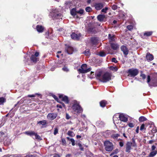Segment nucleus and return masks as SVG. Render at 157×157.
<instances>
[{
  "label": "nucleus",
  "mask_w": 157,
  "mask_h": 157,
  "mask_svg": "<svg viewBox=\"0 0 157 157\" xmlns=\"http://www.w3.org/2000/svg\"><path fill=\"white\" fill-rule=\"evenodd\" d=\"M95 76L101 82H105L111 79V75L107 72L102 74L101 71H100L95 73Z\"/></svg>",
  "instance_id": "obj_1"
},
{
  "label": "nucleus",
  "mask_w": 157,
  "mask_h": 157,
  "mask_svg": "<svg viewBox=\"0 0 157 157\" xmlns=\"http://www.w3.org/2000/svg\"><path fill=\"white\" fill-rule=\"evenodd\" d=\"M136 144L134 140L132 142H128L126 145L125 151L129 153L131 150L132 149V147H136Z\"/></svg>",
  "instance_id": "obj_2"
},
{
  "label": "nucleus",
  "mask_w": 157,
  "mask_h": 157,
  "mask_svg": "<svg viewBox=\"0 0 157 157\" xmlns=\"http://www.w3.org/2000/svg\"><path fill=\"white\" fill-rule=\"evenodd\" d=\"M91 68H87V65L85 64H83L81 66L80 68L78 70L79 73H85L90 71L91 70Z\"/></svg>",
  "instance_id": "obj_3"
},
{
  "label": "nucleus",
  "mask_w": 157,
  "mask_h": 157,
  "mask_svg": "<svg viewBox=\"0 0 157 157\" xmlns=\"http://www.w3.org/2000/svg\"><path fill=\"white\" fill-rule=\"evenodd\" d=\"M104 144L105 149L107 151H111L113 149V146L110 142L108 141H106L104 142Z\"/></svg>",
  "instance_id": "obj_4"
},
{
  "label": "nucleus",
  "mask_w": 157,
  "mask_h": 157,
  "mask_svg": "<svg viewBox=\"0 0 157 157\" xmlns=\"http://www.w3.org/2000/svg\"><path fill=\"white\" fill-rule=\"evenodd\" d=\"M129 74L128 76H130L131 77H134L139 73L138 70L136 69H131L128 71Z\"/></svg>",
  "instance_id": "obj_5"
},
{
  "label": "nucleus",
  "mask_w": 157,
  "mask_h": 157,
  "mask_svg": "<svg viewBox=\"0 0 157 157\" xmlns=\"http://www.w3.org/2000/svg\"><path fill=\"white\" fill-rule=\"evenodd\" d=\"M72 109L75 112L77 113H80L82 111L80 106L77 104H75L73 105Z\"/></svg>",
  "instance_id": "obj_6"
},
{
  "label": "nucleus",
  "mask_w": 157,
  "mask_h": 157,
  "mask_svg": "<svg viewBox=\"0 0 157 157\" xmlns=\"http://www.w3.org/2000/svg\"><path fill=\"white\" fill-rule=\"evenodd\" d=\"M104 6V4L102 3H97L95 4L94 7L97 10H101Z\"/></svg>",
  "instance_id": "obj_7"
},
{
  "label": "nucleus",
  "mask_w": 157,
  "mask_h": 157,
  "mask_svg": "<svg viewBox=\"0 0 157 157\" xmlns=\"http://www.w3.org/2000/svg\"><path fill=\"white\" fill-rule=\"evenodd\" d=\"M52 12L53 13L52 17L54 18L59 19L61 17V14L56 10H53Z\"/></svg>",
  "instance_id": "obj_8"
},
{
  "label": "nucleus",
  "mask_w": 157,
  "mask_h": 157,
  "mask_svg": "<svg viewBox=\"0 0 157 157\" xmlns=\"http://www.w3.org/2000/svg\"><path fill=\"white\" fill-rule=\"evenodd\" d=\"M57 115L55 113H50L47 116V118L50 120H52L56 118Z\"/></svg>",
  "instance_id": "obj_9"
},
{
  "label": "nucleus",
  "mask_w": 157,
  "mask_h": 157,
  "mask_svg": "<svg viewBox=\"0 0 157 157\" xmlns=\"http://www.w3.org/2000/svg\"><path fill=\"white\" fill-rule=\"evenodd\" d=\"M65 50L68 54H71L73 52V48L71 46L66 45Z\"/></svg>",
  "instance_id": "obj_10"
},
{
  "label": "nucleus",
  "mask_w": 157,
  "mask_h": 157,
  "mask_svg": "<svg viewBox=\"0 0 157 157\" xmlns=\"http://www.w3.org/2000/svg\"><path fill=\"white\" fill-rule=\"evenodd\" d=\"M81 36V35L80 33L76 34L75 33H73L71 35V37L72 39L75 40H78Z\"/></svg>",
  "instance_id": "obj_11"
},
{
  "label": "nucleus",
  "mask_w": 157,
  "mask_h": 157,
  "mask_svg": "<svg viewBox=\"0 0 157 157\" xmlns=\"http://www.w3.org/2000/svg\"><path fill=\"white\" fill-rule=\"evenodd\" d=\"M59 98L61 99L62 100L66 103H68V100L67 96H63V95L61 94L59 95Z\"/></svg>",
  "instance_id": "obj_12"
},
{
  "label": "nucleus",
  "mask_w": 157,
  "mask_h": 157,
  "mask_svg": "<svg viewBox=\"0 0 157 157\" xmlns=\"http://www.w3.org/2000/svg\"><path fill=\"white\" fill-rule=\"evenodd\" d=\"M121 49L125 55L126 56L128 55V49L126 46H122L121 47Z\"/></svg>",
  "instance_id": "obj_13"
},
{
  "label": "nucleus",
  "mask_w": 157,
  "mask_h": 157,
  "mask_svg": "<svg viewBox=\"0 0 157 157\" xmlns=\"http://www.w3.org/2000/svg\"><path fill=\"white\" fill-rule=\"evenodd\" d=\"M119 118L121 121L124 122H126L128 120L127 118L125 117L124 115L123 114H120Z\"/></svg>",
  "instance_id": "obj_14"
},
{
  "label": "nucleus",
  "mask_w": 157,
  "mask_h": 157,
  "mask_svg": "<svg viewBox=\"0 0 157 157\" xmlns=\"http://www.w3.org/2000/svg\"><path fill=\"white\" fill-rule=\"evenodd\" d=\"M146 58L148 61H151L153 59V56L149 53H147L146 56Z\"/></svg>",
  "instance_id": "obj_15"
},
{
  "label": "nucleus",
  "mask_w": 157,
  "mask_h": 157,
  "mask_svg": "<svg viewBox=\"0 0 157 157\" xmlns=\"http://www.w3.org/2000/svg\"><path fill=\"white\" fill-rule=\"evenodd\" d=\"M110 44L113 50H117L119 47V45L116 43H111Z\"/></svg>",
  "instance_id": "obj_16"
},
{
  "label": "nucleus",
  "mask_w": 157,
  "mask_h": 157,
  "mask_svg": "<svg viewBox=\"0 0 157 157\" xmlns=\"http://www.w3.org/2000/svg\"><path fill=\"white\" fill-rule=\"evenodd\" d=\"M105 17V15H99L97 17L98 20L100 21H103Z\"/></svg>",
  "instance_id": "obj_17"
},
{
  "label": "nucleus",
  "mask_w": 157,
  "mask_h": 157,
  "mask_svg": "<svg viewBox=\"0 0 157 157\" xmlns=\"http://www.w3.org/2000/svg\"><path fill=\"white\" fill-rule=\"evenodd\" d=\"M91 42L92 44H95L97 43L98 39L96 37H92L91 39Z\"/></svg>",
  "instance_id": "obj_18"
},
{
  "label": "nucleus",
  "mask_w": 157,
  "mask_h": 157,
  "mask_svg": "<svg viewBox=\"0 0 157 157\" xmlns=\"http://www.w3.org/2000/svg\"><path fill=\"white\" fill-rule=\"evenodd\" d=\"M109 39L110 42L113 41L115 40V37L114 35L109 34L108 35Z\"/></svg>",
  "instance_id": "obj_19"
},
{
  "label": "nucleus",
  "mask_w": 157,
  "mask_h": 157,
  "mask_svg": "<svg viewBox=\"0 0 157 157\" xmlns=\"http://www.w3.org/2000/svg\"><path fill=\"white\" fill-rule=\"evenodd\" d=\"M35 133V132H34L32 131H28L24 132L25 134L31 136H34Z\"/></svg>",
  "instance_id": "obj_20"
},
{
  "label": "nucleus",
  "mask_w": 157,
  "mask_h": 157,
  "mask_svg": "<svg viewBox=\"0 0 157 157\" xmlns=\"http://www.w3.org/2000/svg\"><path fill=\"white\" fill-rule=\"evenodd\" d=\"M37 31L39 32H42L44 29V28L41 25H38L36 27Z\"/></svg>",
  "instance_id": "obj_21"
},
{
  "label": "nucleus",
  "mask_w": 157,
  "mask_h": 157,
  "mask_svg": "<svg viewBox=\"0 0 157 157\" xmlns=\"http://www.w3.org/2000/svg\"><path fill=\"white\" fill-rule=\"evenodd\" d=\"M30 59L32 61L34 62H36L39 60L38 58L35 57L33 55H32Z\"/></svg>",
  "instance_id": "obj_22"
},
{
  "label": "nucleus",
  "mask_w": 157,
  "mask_h": 157,
  "mask_svg": "<svg viewBox=\"0 0 157 157\" xmlns=\"http://www.w3.org/2000/svg\"><path fill=\"white\" fill-rule=\"evenodd\" d=\"M106 104V101L105 100H102L100 102V106L103 107H105Z\"/></svg>",
  "instance_id": "obj_23"
},
{
  "label": "nucleus",
  "mask_w": 157,
  "mask_h": 157,
  "mask_svg": "<svg viewBox=\"0 0 157 157\" xmlns=\"http://www.w3.org/2000/svg\"><path fill=\"white\" fill-rule=\"evenodd\" d=\"M37 124H41L43 125H44L47 124V121L46 120H43L38 121Z\"/></svg>",
  "instance_id": "obj_24"
},
{
  "label": "nucleus",
  "mask_w": 157,
  "mask_h": 157,
  "mask_svg": "<svg viewBox=\"0 0 157 157\" xmlns=\"http://www.w3.org/2000/svg\"><path fill=\"white\" fill-rule=\"evenodd\" d=\"M147 120V119L144 117H140L139 118V121L140 122H143Z\"/></svg>",
  "instance_id": "obj_25"
},
{
  "label": "nucleus",
  "mask_w": 157,
  "mask_h": 157,
  "mask_svg": "<svg viewBox=\"0 0 157 157\" xmlns=\"http://www.w3.org/2000/svg\"><path fill=\"white\" fill-rule=\"evenodd\" d=\"M34 136H35V138L36 139L39 140H41V139L39 135H38L36 133H35Z\"/></svg>",
  "instance_id": "obj_26"
},
{
  "label": "nucleus",
  "mask_w": 157,
  "mask_h": 157,
  "mask_svg": "<svg viewBox=\"0 0 157 157\" xmlns=\"http://www.w3.org/2000/svg\"><path fill=\"white\" fill-rule=\"evenodd\" d=\"M152 32L151 31L146 32L144 33V35L149 36H151L152 34Z\"/></svg>",
  "instance_id": "obj_27"
},
{
  "label": "nucleus",
  "mask_w": 157,
  "mask_h": 157,
  "mask_svg": "<svg viewBox=\"0 0 157 157\" xmlns=\"http://www.w3.org/2000/svg\"><path fill=\"white\" fill-rule=\"evenodd\" d=\"M5 101L6 100L4 98H0V105L3 104Z\"/></svg>",
  "instance_id": "obj_28"
},
{
  "label": "nucleus",
  "mask_w": 157,
  "mask_h": 157,
  "mask_svg": "<svg viewBox=\"0 0 157 157\" xmlns=\"http://www.w3.org/2000/svg\"><path fill=\"white\" fill-rule=\"evenodd\" d=\"M110 69L113 71H117L118 70V68L116 67H113V66H110Z\"/></svg>",
  "instance_id": "obj_29"
},
{
  "label": "nucleus",
  "mask_w": 157,
  "mask_h": 157,
  "mask_svg": "<svg viewBox=\"0 0 157 157\" xmlns=\"http://www.w3.org/2000/svg\"><path fill=\"white\" fill-rule=\"evenodd\" d=\"M157 153L156 151H154L151 152L149 156L150 157H153L155 156Z\"/></svg>",
  "instance_id": "obj_30"
},
{
  "label": "nucleus",
  "mask_w": 157,
  "mask_h": 157,
  "mask_svg": "<svg viewBox=\"0 0 157 157\" xmlns=\"http://www.w3.org/2000/svg\"><path fill=\"white\" fill-rule=\"evenodd\" d=\"M108 10V8L107 7H105L104 8L102 9L101 10V12L104 13H107V11Z\"/></svg>",
  "instance_id": "obj_31"
},
{
  "label": "nucleus",
  "mask_w": 157,
  "mask_h": 157,
  "mask_svg": "<svg viewBox=\"0 0 157 157\" xmlns=\"http://www.w3.org/2000/svg\"><path fill=\"white\" fill-rule=\"evenodd\" d=\"M140 76L143 79H145L146 78V75L145 74H143L142 71L140 72Z\"/></svg>",
  "instance_id": "obj_32"
},
{
  "label": "nucleus",
  "mask_w": 157,
  "mask_h": 157,
  "mask_svg": "<svg viewBox=\"0 0 157 157\" xmlns=\"http://www.w3.org/2000/svg\"><path fill=\"white\" fill-rule=\"evenodd\" d=\"M119 136V135L118 134L116 133L113 135L112 136V137L114 139H116Z\"/></svg>",
  "instance_id": "obj_33"
},
{
  "label": "nucleus",
  "mask_w": 157,
  "mask_h": 157,
  "mask_svg": "<svg viewBox=\"0 0 157 157\" xmlns=\"http://www.w3.org/2000/svg\"><path fill=\"white\" fill-rule=\"evenodd\" d=\"M85 10L86 12H90L91 11L92 9L90 7L88 6L86 8Z\"/></svg>",
  "instance_id": "obj_34"
},
{
  "label": "nucleus",
  "mask_w": 157,
  "mask_h": 157,
  "mask_svg": "<svg viewBox=\"0 0 157 157\" xmlns=\"http://www.w3.org/2000/svg\"><path fill=\"white\" fill-rule=\"evenodd\" d=\"M62 70L65 72H67L69 71V70L67 67L64 66L62 68Z\"/></svg>",
  "instance_id": "obj_35"
},
{
  "label": "nucleus",
  "mask_w": 157,
  "mask_h": 157,
  "mask_svg": "<svg viewBox=\"0 0 157 157\" xmlns=\"http://www.w3.org/2000/svg\"><path fill=\"white\" fill-rule=\"evenodd\" d=\"M84 54L86 56H88L90 54L89 50L88 49H86L84 52Z\"/></svg>",
  "instance_id": "obj_36"
},
{
  "label": "nucleus",
  "mask_w": 157,
  "mask_h": 157,
  "mask_svg": "<svg viewBox=\"0 0 157 157\" xmlns=\"http://www.w3.org/2000/svg\"><path fill=\"white\" fill-rule=\"evenodd\" d=\"M99 55L102 57L104 56H105V54L104 52H101L99 53Z\"/></svg>",
  "instance_id": "obj_37"
},
{
  "label": "nucleus",
  "mask_w": 157,
  "mask_h": 157,
  "mask_svg": "<svg viewBox=\"0 0 157 157\" xmlns=\"http://www.w3.org/2000/svg\"><path fill=\"white\" fill-rule=\"evenodd\" d=\"M39 94L37 93H36L32 95H29L28 96V97H36V95H39Z\"/></svg>",
  "instance_id": "obj_38"
},
{
  "label": "nucleus",
  "mask_w": 157,
  "mask_h": 157,
  "mask_svg": "<svg viewBox=\"0 0 157 157\" xmlns=\"http://www.w3.org/2000/svg\"><path fill=\"white\" fill-rule=\"evenodd\" d=\"M70 141H71L72 143V144L73 146H74L75 145V141L73 139H70Z\"/></svg>",
  "instance_id": "obj_39"
},
{
  "label": "nucleus",
  "mask_w": 157,
  "mask_h": 157,
  "mask_svg": "<svg viewBox=\"0 0 157 157\" xmlns=\"http://www.w3.org/2000/svg\"><path fill=\"white\" fill-rule=\"evenodd\" d=\"M133 28V26L131 25H128L127 27V29L129 30H131Z\"/></svg>",
  "instance_id": "obj_40"
},
{
  "label": "nucleus",
  "mask_w": 157,
  "mask_h": 157,
  "mask_svg": "<svg viewBox=\"0 0 157 157\" xmlns=\"http://www.w3.org/2000/svg\"><path fill=\"white\" fill-rule=\"evenodd\" d=\"M58 129L57 128H55L54 129V135H56L58 133Z\"/></svg>",
  "instance_id": "obj_41"
},
{
  "label": "nucleus",
  "mask_w": 157,
  "mask_h": 157,
  "mask_svg": "<svg viewBox=\"0 0 157 157\" xmlns=\"http://www.w3.org/2000/svg\"><path fill=\"white\" fill-rule=\"evenodd\" d=\"M71 13L72 15H75L76 13L75 10L73 9L71 11Z\"/></svg>",
  "instance_id": "obj_42"
},
{
  "label": "nucleus",
  "mask_w": 157,
  "mask_h": 157,
  "mask_svg": "<svg viewBox=\"0 0 157 157\" xmlns=\"http://www.w3.org/2000/svg\"><path fill=\"white\" fill-rule=\"evenodd\" d=\"M93 75L94 72L91 71V72L90 75H88V76L90 78H93L94 77Z\"/></svg>",
  "instance_id": "obj_43"
},
{
  "label": "nucleus",
  "mask_w": 157,
  "mask_h": 157,
  "mask_svg": "<svg viewBox=\"0 0 157 157\" xmlns=\"http://www.w3.org/2000/svg\"><path fill=\"white\" fill-rule=\"evenodd\" d=\"M117 6L115 5H113L112 6V9L114 10H116L117 9Z\"/></svg>",
  "instance_id": "obj_44"
},
{
  "label": "nucleus",
  "mask_w": 157,
  "mask_h": 157,
  "mask_svg": "<svg viewBox=\"0 0 157 157\" xmlns=\"http://www.w3.org/2000/svg\"><path fill=\"white\" fill-rule=\"evenodd\" d=\"M68 134L69 135L71 136H73V133L72 131H69L68 132Z\"/></svg>",
  "instance_id": "obj_45"
},
{
  "label": "nucleus",
  "mask_w": 157,
  "mask_h": 157,
  "mask_svg": "<svg viewBox=\"0 0 157 157\" xmlns=\"http://www.w3.org/2000/svg\"><path fill=\"white\" fill-rule=\"evenodd\" d=\"M124 143L123 141H121L119 142V145L121 147H122L124 146Z\"/></svg>",
  "instance_id": "obj_46"
},
{
  "label": "nucleus",
  "mask_w": 157,
  "mask_h": 157,
  "mask_svg": "<svg viewBox=\"0 0 157 157\" xmlns=\"http://www.w3.org/2000/svg\"><path fill=\"white\" fill-rule=\"evenodd\" d=\"M112 61L113 62H114L115 63H117V60H116V59L115 58H113L112 59Z\"/></svg>",
  "instance_id": "obj_47"
},
{
  "label": "nucleus",
  "mask_w": 157,
  "mask_h": 157,
  "mask_svg": "<svg viewBox=\"0 0 157 157\" xmlns=\"http://www.w3.org/2000/svg\"><path fill=\"white\" fill-rule=\"evenodd\" d=\"M144 124H143L141 125V126L140 128V130H143V129H144Z\"/></svg>",
  "instance_id": "obj_48"
},
{
  "label": "nucleus",
  "mask_w": 157,
  "mask_h": 157,
  "mask_svg": "<svg viewBox=\"0 0 157 157\" xmlns=\"http://www.w3.org/2000/svg\"><path fill=\"white\" fill-rule=\"evenodd\" d=\"M84 10L82 9L79 10L78 11H77V13H79L80 14H82L83 13Z\"/></svg>",
  "instance_id": "obj_49"
},
{
  "label": "nucleus",
  "mask_w": 157,
  "mask_h": 157,
  "mask_svg": "<svg viewBox=\"0 0 157 157\" xmlns=\"http://www.w3.org/2000/svg\"><path fill=\"white\" fill-rule=\"evenodd\" d=\"M150 81V77L149 75H148L147 77V83H149Z\"/></svg>",
  "instance_id": "obj_50"
},
{
  "label": "nucleus",
  "mask_w": 157,
  "mask_h": 157,
  "mask_svg": "<svg viewBox=\"0 0 157 157\" xmlns=\"http://www.w3.org/2000/svg\"><path fill=\"white\" fill-rule=\"evenodd\" d=\"M129 126L131 128L133 127L134 126V125L132 123H129L128 124Z\"/></svg>",
  "instance_id": "obj_51"
},
{
  "label": "nucleus",
  "mask_w": 157,
  "mask_h": 157,
  "mask_svg": "<svg viewBox=\"0 0 157 157\" xmlns=\"http://www.w3.org/2000/svg\"><path fill=\"white\" fill-rule=\"evenodd\" d=\"M53 98L56 100L58 102H59V101H58V98L55 95H54L53 96Z\"/></svg>",
  "instance_id": "obj_52"
},
{
  "label": "nucleus",
  "mask_w": 157,
  "mask_h": 157,
  "mask_svg": "<svg viewBox=\"0 0 157 157\" xmlns=\"http://www.w3.org/2000/svg\"><path fill=\"white\" fill-rule=\"evenodd\" d=\"M62 142L63 143V144H66V141L64 139H62Z\"/></svg>",
  "instance_id": "obj_53"
},
{
  "label": "nucleus",
  "mask_w": 157,
  "mask_h": 157,
  "mask_svg": "<svg viewBox=\"0 0 157 157\" xmlns=\"http://www.w3.org/2000/svg\"><path fill=\"white\" fill-rule=\"evenodd\" d=\"M70 118V116H69V115L67 113H66V118L67 119H69Z\"/></svg>",
  "instance_id": "obj_54"
},
{
  "label": "nucleus",
  "mask_w": 157,
  "mask_h": 157,
  "mask_svg": "<svg viewBox=\"0 0 157 157\" xmlns=\"http://www.w3.org/2000/svg\"><path fill=\"white\" fill-rule=\"evenodd\" d=\"M39 55V53L38 52H36L34 56H35L36 57H37Z\"/></svg>",
  "instance_id": "obj_55"
},
{
  "label": "nucleus",
  "mask_w": 157,
  "mask_h": 157,
  "mask_svg": "<svg viewBox=\"0 0 157 157\" xmlns=\"http://www.w3.org/2000/svg\"><path fill=\"white\" fill-rule=\"evenodd\" d=\"M155 148H156V147H155V146L154 145H152L151 147V149H152V150H154L155 149Z\"/></svg>",
  "instance_id": "obj_56"
},
{
  "label": "nucleus",
  "mask_w": 157,
  "mask_h": 157,
  "mask_svg": "<svg viewBox=\"0 0 157 157\" xmlns=\"http://www.w3.org/2000/svg\"><path fill=\"white\" fill-rule=\"evenodd\" d=\"M21 156V155H15L13 157H19Z\"/></svg>",
  "instance_id": "obj_57"
},
{
  "label": "nucleus",
  "mask_w": 157,
  "mask_h": 157,
  "mask_svg": "<svg viewBox=\"0 0 157 157\" xmlns=\"http://www.w3.org/2000/svg\"><path fill=\"white\" fill-rule=\"evenodd\" d=\"M33 155H28L25 156L26 157H33Z\"/></svg>",
  "instance_id": "obj_58"
},
{
  "label": "nucleus",
  "mask_w": 157,
  "mask_h": 157,
  "mask_svg": "<svg viewBox=\"0 0 157 157\" xmlns=\"http://www.w3.org/2000/svg\"><path fill=\"white\" fill-rule=\"evenodd\" d=\"M139 126H138L137 127V128L136 129V132L138 133V132H139Z\"/></svg>",
  "instance_id": "obj_59"
},
{
  "label": "nucleus",
  "mask_w": 157,
  "mask_h": 157,
  "mask_svg": "<svg viewBox=\"0 0 157 157\" xmlns=\"http://www.w3.org/2000/svg\"><path fill=\"white\" fill-rule=\"evenodd\" d=\"M76 137H77V138L78 139V138H81V136H80V135H77L76 136Z\"/></svg>",
  "instance_id": "obj_60"
},
{
  "label": "nucleus",
  "mask_w": 157,
  "mask_h": 157,
  "mask_svg": "<svg viewBox=\"0 0 157 157\" xmlns=\"http://www.w3.org/2000/svg\"><path fill=\"white\" fill-rule=\"evenodd\" d=\"M53 157H60L59 155L57 154H56L54 155Z\"/></svg>",
  "instance_id": "obj_61"
},
{
  "label": "nucleus",
  "mask_w": 157,
  "mask_h": 157,
  "mask_svg": "<svg viewBox=\"0 0 157 157\" xmlns=\"http://www.w3.org/2000/svg\"><path fill=\"white\" fill-rule=\"evenodd\" d=\"M123 136H124V137H125V138H127V137L126 136V135H125V133H124L123 134Z\"/></svg>",
  "instance_id": "obj_62"
},
{
  "label": "nucleus",
  "mask_w": 157,
  "mask_h": 157,
  "mask_svg": "<svg viewBox=\"0 0 157 157\" xmlns=\"http://www.w3.org/2000/svg\"><path fill=\"white\" fill-rule=\"evenodd\" d=\"M71 156V154H67L66 155V156L67 157H70Z\"/></svg>",
  "instance_id": "obj_63"
},
{
  "label": "nucleus",
  "mask_w": 157,
  "mask_h": 157,
  "mask_svg": "<svg viewBox=\"0 0 157 157\" xmlns=\"http://www.w3.org/2000/svg\"><path fill=\"white\" fill-rule=\"evenodd\" d=\"M0 134H1V135H4V133L3 132H0Z\"/></svg>",
  "instance_id": "obj_64"
}]
</instances>
